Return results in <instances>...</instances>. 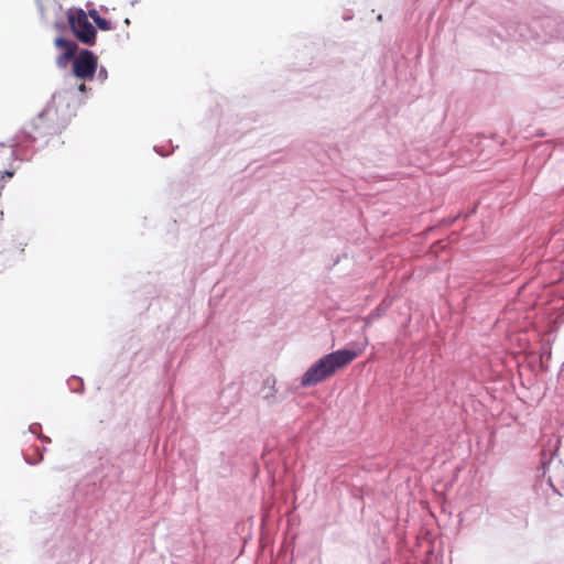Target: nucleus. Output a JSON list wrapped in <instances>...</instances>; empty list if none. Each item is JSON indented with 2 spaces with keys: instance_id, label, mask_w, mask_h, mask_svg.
Segmentation results:
<instances>
[{
  "instance_id": "f257e3e1",
  "label": "nucleus",
  "mask_w": 564,
  "mask_h": 564,
  "mask_svg": "<svg viewBox=\"0 0 564 564\" xmlns=\"http://www.w3.org/2000/svg\"><path fill=\"white\" fill-rule=\"evenodd\" d=\"M360 351L352 349H339L327 354L314 362L301 378L303 387L321 383L333 377L338 370L352 362Z\"/></svg>"
},
{
  "instance_id": "f03ea898",
  "label": "nucleus",
  "mask_w": 564,
  "mask_h": 564,
  "mask_svg": "<svg viewBox=\"0 0 564 564\" xmlns=\"http://www.w3.org/2000/svg\"><path fill=\"white\" fill-rule=\"evenodd\" d=\"M68 23L72 32L84 44L94 45L96 42V29L88 21V14L79 9L68 13Z\"/></svg>"
},
{
  "instance_id": "7ed1b4c3",
  "label": "nucleus",
  "mask_w": 564,
  "mask_h": 564,
  "mask_svg": "<svg viewBox=\"0 0 564 564\" xmlns=\"http://www.w3.org/2000/svg\"><path fill=\"white\" fill-rule=\"evenodd\" d=\"M97 57L88 50H83L73 58V74L79 79L91 80L97 69Z\"/></svg>"
},
{
  "instance_id": "20e7f679",
  "label": "nucleus",
  "mask_w": 564,
  "mask_h": 564,
  "mask_svg": "<svg viewBox=\"0 0 564 564\" xmlns=\"http://www.w3.org/2000/svg\"><path fill=\"white\" fill-rule=\"evenodd\" d=\"M54 43L57 48L63 50V54L56 58V64L59 67H66L68 62L75 57V53L78 46L75 42L64 37L55 39Z\"/></svg>"
},
{
  "instance_id": "39448f33",
  "label": "nucleus",
  "mask_w": 564,
  "mask_h": 564,
  "mask_svg": "<svg viewBox=\"0 0 564 564\" xmlns=\"http://www.w3.org/2000/svg\"><path fill=\"white\" fill-rule=\"evenodd\" d=\"M95 23L97 24V26L102 30V31H110L113 29V25L110 21L104 19V18H98L96 19Z\"/></svg>"
},
{
  "instance_id": "423d86ee",
  "label": "nucleus",
  "mask_w": 564,
  "mask_h": 564,
  "mask_svg": "<svg viewBox=\"0 0 564 564\" xmlns=\"http://www.w3.org/2000/svg\"><path fill=\"white\" fill-rule=\"evenodd\" d=\"M89 17L94 20V22L96 21V19L100 18L99 13L96 10H90Z\"/></svg>"
},
{
  "instance_id": "0eeeda50",
  "label": "nucleus",
  "mask_w": 564,
  "mask_h": 564,
  "mask_svg": "<svg viewBox=\"0 0 564 564\" xmlns=\"http://www.w3.org/2000/svg\"><path fill=\"white\" fill-rule=\"evenodd\" d=\"M13 172L6 171L3 174L0 175V181H2L4 177L11 178L13 176Z\"/></svg>"
},
{
  "instance_id": "6e6552de",
  "label": "nucleus",
  "mask_w": 564,
  "mask_h": 564,
  "mask_svg": "<svg viewBox=\"0 0 564 564\" xmlns=\"http://www.w3.org/2000/svg\"><path fill=\"white\" fill-rule=\"evenodd\" d=\"M78 90L82 91V93H85L87 90V87L85 85V83H82L79 86H78Z\"/></svg>"
},
{
  "instance_id": "1a4fd4ad",
  "label": "nucleus",
  "mask_w": 564,
  "mask_h": 564,
  "mask_svg": "<svg viewBox=\"0 0 564 564\" xmlns=\"http://www.w3.org/2000/svg\"><path fill=\"white\" fill-rule=\"evenodd\" d=\"M155 150H156V152H158L159 154H161V155H166V153H165V152H162V151H161V150H159V149H155Z\"/></svg>"
}]
</instances>
